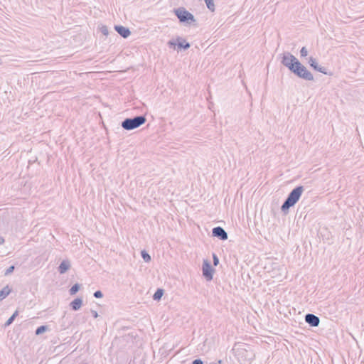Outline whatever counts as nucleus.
Masks as SVG:
<instances>
[{
    "mask_svg": "<svg viewBox=\"0 0 364 364\" xmlns=\"http://www.w3.org/2000/svg\"><path fill=\"white\" fill-rule=\"evenodd\" d=\"M176 40L178 41L177 46L178 49L187 50L191 47L190 43H188L185 39L181 37H178Z\"/></svg>",
    "mask_w": 364,
    "mask_h": 364,
    "instance_id": "12",
    "label": "nucleus"
},
{
    "mask_svg": "<svg viewBox=\"0 0 364 364\" xmlns=\"http://www.w3.org/2000/svg\"><path fill=\"white\" fill-rule=\"evenodd\" d=\"M212 235L213 237H218L220 240H225L228 239V233L221 227H215L212 230Z\"/></svg>",
    "mask_w": 364,
    "mask_h": 364,
    "instance_id": "7",
    "label": "nucleus"
},
{
    "mask_svg": "<svg viewBox=\"0 0 364 364\" xmlns=\"http://www.w3.org/2000/svg\"><path fill=\"white\" fill-rule=\"evenodd\" d=\"M46 330V326H41L38 327L37 329L36 330V334L39 335V334L42 333L43 332H44Z\"/></svg>",
    "mask_w": 364,
    "mask_h": 364,
    "instance_id": "21",
    "label": "nucleus"
},
{
    "mask_svg": "<svg viewBox=\"0 0 364 364\" xmlns=\"http://www.w3.org/2000/svg\"><path fill=\"white\" fill-rule=\"evenodd\" d=\"M82 305V299L80 298H76L70 302V306L74 311L79 310Z\"/></svg>",
    "mask_w": 364,
    "mask_h": 364,
    "instance_id": "11",
    "label": "nucleus"
},
{
    "mask_svg": "<svg viewBox=\"0 0 364 364\" xmlns=\"http://www.w3.org/2000/svg\"><path fill=\"white\" fill-rule=\"evenodd\" d=\"M304 191V187L299 186L294 188L288 195L287 198L281 206L282 212L286 213L294 206L299 200Z\"/></svg>",
    "mask_w": 364,
    "mask_h": 364,
    "instance_id": "1",
    "label": "nucleus"
},
{
    "mask_svg": "<svg viewBox=\"0 0 364 364\" xmlns=\"http://www.w3.org/2000/svg\"><path fill=\"white\" fill-rule=\"evenodd\" d=\"M11 291V289L9 288L8 285L4 287L1 291H0V301H2L4 299Z\"/></svg>",
    "mask_w": 364,
    "mask_h": 364,
    "instance_id": "13",
    "label": "nucleus"
},
{
    "mask_svg": "<svg viewBox=\"0 0 364 364\" xmlns=\"http://www.w3.org/2000/svg\"><path fill=\"white\" fill-rule=\"evenodd\" d=\"M90 312L94 318H96L99 316L98 313L96 311L92 309Z\"/></svg>",
    "mask_w": 364,
    "mask_h": 364,
    "instance_id": "29",
    "label": "nucleus"
},
{
    "mask_svg": "<svg viewBox=\"0 0 364 364\" xmlns=\"http://www.w3.org/2000/svg\"><path fill=\"white\" fill-rule=\"evenodd\" d=\"M300 54L301 57H306L308 55V50L306 47H302L300 50Z\"/></svg>",
    "mask_w": 364,
    "mask_h": 364,
    "instance_id": "24",
    "label": "nucleus"
},
{
    "mask_svg": "<svg viewBox=\"0 0 364 364\" xmlns=\"http://www.w3.org/2000/svg\"><path fill=\"white\" fill-rule=\"evenodd\" d=\"M305 321L311 327H317L320 323V318L312 314H307L305 316Z\"/></svg>",
    "mask_w": 364,
    "mask_h": 364,
    "instance_id": "8",
    "label": "nucleus"
},
{
    "mask_svg": "<svg viewBox=\"0 0 364 364\" xmlns=\"http://www.w3.org/2000/svg\"><path fill=\"white\" fill-rule=\"evenodd\" d=\"M80 289V284H75L69 290L70 295L75 294Z\"/></svg>",
    "mask_w": 364,
    "mask_h": 364,
    "instance_id": "18",
    "label": "nucleus"
},
{
    "mask_svg": "<svg viewBox=\"0 0 364 364\" xmlns=\"http://www.w3.org/2000/svg\"><path fill=\"white\" fill-rule=\"evenodd\" d=\"M14 268H15V267H14V265L10 266V267H9L6 270V272H5V273H4V275H5V276H8V275L11 274L14 272Z\"/></svg>",
    "mask_w": 364,
    "mask_h": 364,
    "instance_id": "23",
    "label": "nucleus"
},
{
    "mask_svg": "<svg viewBox=\"0 0 364 364\" xmlns=\"http://www.w3.org/2000/svg\"><path fill=\"white\" fill-rule=\"evenodd\" d=\"M192 364H203V362L201 359H196L192 362Z\"/></svg>",
    "mask_w": 364,
    "mask_h": 364,
    "instance_id": "27",
    "label": "nucleus"
},
{
    "mask_svg": "<svg viewBox=\"0 0 364 364\" xmlns=\"http://www.w3.org/2000/svg\"><path fill=\"white\" fill-rule=\"evenodd\" d=\"M213 265L217 266L219 264V259L215 254H213Z\"/></svg>",
    "mask_w": 364,
    "mask_h": 364,
    "instance_id": "25",
    "label": "nucleus"
},
{
    "mask_svg": "<svg viewBox=\"0 0 364 364\" xmlns=\"http://www.w3.org/2000/svg\"><path fill=\"white\" fill-rule=\"evenodd\" d=\"M70 268V262L69 260H63L58 267L60 274H65Z\"/></svg>",
    "mask_w": 364,
    "mask_h": 364,
    "instance_id": "10",
    "label": "nucleus"
},
{
    "mask_svg": "<svg viewBox=\"0 0 364 364\" xmlns=\"http://www.w3.org/2000/svg\"><path fill=\"white\" fill-rule=\"evenodd\" d=\"M94 296L97 299L102 298L103 296V294L101 291L97 290L94 293Z\"/></svg>",
    "mask_w": 364,
    "mask_h": 364,
    "instance_id": "26",
    "label": "nucleus"
},
{
    "mask_svg": "<svg viewBox=\"0 0 364 364\" xmlns=\"http://www.w3.org/2000/svg\"><path fill=\"white\" fill-rule=\"evenodd\" d=\"M164 294V290L162 289H158L153 296L154 300H159Z\"/></svg>",
    "mask_w": 364,
    "mask_h": 364,
    "instance_id": "15",
    "label": "nucleus"
},
{
    "mask_svg": "<svg viewBox=\"0 0 364 364\" xmlns=\"http://www.w3.org/2000/svg\"><path fill=\"white\" fill-rule=\"evenodd\" d=\"M221 363V360H218V364H220Z\"/></svg>",
    "mask_w": 364,
    "mask_h": 364,
    "instance_id": "31",
    "label": "nucleus"
},
{
    "mask_svg": "<svg viewBox=\"0 0 364 364\" xmlns=\"http://www.w3.org/2000/svg\"><path fill=\"white\" fill-rule=\"evenodd\" d=\"M5 242V240L3 237H0V245L4 244Z\"/></svg>",
    "mask_w": 364,
    "mask_h": 364,
    "instance_id": "30",
    "label": "nucleus"
},
{
    "mask_svg": "<svg viewBox=\"0 0 364 364\" xmlns=\"http://www.w3.org/2000/svg\"><path fill=\"white\" fill-rule=\"evenodd\" d=\"M174 14L177 16L179 21L183 23L191 25L196 22L194 16L187 11L184 7H178L173 9Z\"/></svg>",
    "mask_w": 364,
    "mask_h": 364,
    "instance_id": "3",
    "label": "nucleus"
},
{
    "mask_svg": "<svg viewBox=\"0 0 364 364\" xmlns=\"http://www.w3.org/2000/svg\"><path fill=\"white\" fill-rule=\"evenodd\" d=\"M315 66L316 67L313 68L315 70L318 71L325 75H331V73H328L327 72V69L325 67H321V66L318 65V64L315 65Z\"/></svg>",
    "mask_w": 364,
    "mask_h": 364,
    "instance_id": "14",
    "label": "nucleus"
},
{
    "mask_svg": "<svg viewBox=\"0 0 364 364\" xmlns=\"http://www.w3.org/2000/svg\"><path fill=\"white\" fill-rule=\"evenodd\" d=\"M168 45L171 48H172V47H173V48H175V46H176V42H175L174 41H169L168 42Z\"/></svg>",
    "mask_w": 364,
    "mask_h": 364,
    "instance_id": "28",
    "label": "nucleus"
},
{
    "mask_svg": "<svg viewBox=\"0 0 364 364\" xmlns=\"http://www.w3.org/2000/svg\"><path fill=\"white\" fill-rule=\"evenodd\" d=\"M100 31L105 36H107L109 33L108 28L106 26H102L100 28Z\"/></svg>",
    "mask_w": 364,
    "mask_h": 364,
    "instance_id": "22",
    "label": "nucleus"
},
{
    "mask_svg": "<svg viewBox=\"0 0 364 364\" xmlns=\"http://www.w3.org/2000/svg\"><path fill=\"white\" fill-rule=\"evenodd\" d=\"M297 77L308 81L314 80V76L307 68L303 65L299 60H296V64L291 71Z\"/></svg>",
    "mask_w": 364,
    "mask_h": 364,
    "instance_id": "4",
    "label": "nucleus"
},
{
    "mask_svg": "<svg viewBox=\"0 0 364 364\" xmlns=\"http://www.w3.org/2000/svg\"><path fill=\"white\" fill-rule=\"evenodd\" d=\"M146 122L144 115H138L132 118H126L122 122V127L125 130H133L144 124Z\"/></svg>",
    "mask_w": 364,
    "mask_h": 364,
    "instance_id": "2",
    "label": "nucleus"
},
{
    "mask_svg": "<svg viewBox=\"0 0 364 364\" xmlns=\"http://www.w3.org/2000/svg\"><path fill=\"white\" fill-rule=\"evenodd\" d=\"M18 311H16L13 315L6 321V322L5 323L4 326H10L14 321L15 318L18 316Z\"/></svg>",
    "mask_w": 364,
    "mask_h": 364,
    "instance_id": "16",
    "label": "nucleus"
},
{
    "mask_svg": "<svg viewBox=\"0 0 364 364\" xmlns=\"http://www.w3.org/2000/svg\"><path fill=\"white\" fill-rule=\"evenodd\" d=\"M308 63H309L310 66L312 68L316 67L315 65L318 64V63L316 62V60L311 56L309 58Z\"/></svg>",
    "mask_w": 364,
    "mask_h": 364,
    "instance_id": "20",
    "label": "nucleus"
},
{
    "mask_svg": "<svg viewBox=\"0 0 364 364\" xmlns=\"http://www.w3.org/2000/svg\"><path fill=\"white\" fill-rule=\"evenodd\" d=\"M203 275L207 281L213 279L214 269L208 259H204L202 266Z\"/></svg>",
    "mask_w": 364,
    "mask_h": 364,
    "instance_id": "6",
    "label": "nucleus"
},
{
    "mask_svg": "<svg viewBox=\"0 0 364 364\" xmlns=\"http://www.w3.org/2000/svg\"><path fill=\"white\" fill-rule=\"evenodd\" d=\"M114 29L122 37L124 38L129 37L131 34L129 29L123 26H115Z\"/></svg>",
    "mask_w": 364,
    "mask_h": 364,
    "instance_id": "9",
    "label": "nucleus"
},
{
    "mask_svg": "<svg viewBox=\"0 0 364 364\" xmlns=\"http://www.w3.org/2000/svg\"><path fill=\"white\" fill-rule=\"evenodd\" d=\"M296 60H299L294 55L289 52L284 53L282 55L281 63L283 65L288 68L291 71L296 64Z\"/></svg>",
    "mask_w": 364,
    "mask_h": 364,
    "instance_id": "5",
    "label": "nucleus"
},
{
    "mask_svg": "<svg viewBox=\"0 0 364 364\" xmlns=\"http://www.w3.org/2000/svg\"><path fill=\"white\" fill-rule=\"evenodd\" d=\"M205 2L206 6L209 10H210L211 11H213L215 10V5L213 4V1H207Z\"/></svg>",
    "mask_w": 364,
    "mask_h": 364,
    "instance_id": "19",
    "label": "nucleus"
},
{
    "mask_svg": "<svg viewBox=\"0 0 364 364\" xmlns=\"http://www.w3.org/2000/svg\"><path fill=\"white\" fill-rule=\"evenodd\" d=\"M141 257L143 258V259L146 262H149L151 259V256L149 255V254L146 252L145 250H142L141 252Z\"/></svg>",
    "mask_w": 364,
    "mask_h": 364,
    "instance_id": "17",
    "label": "nucleus"
}]
</instances>
